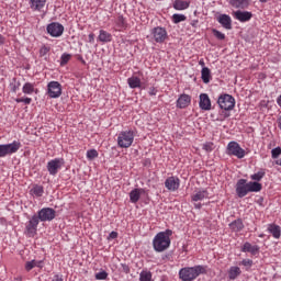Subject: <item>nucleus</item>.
<instances>
[{"instance_id":"obj_1","label":"nucleus","mask_w":281,"mask_h":281,"mask_svg":"<svg viewBox=\"0 0 281 281\" xmlns=\"http://www.w3.org/2000/svg\"><path fill=\"white\" fill-rule=\"evenodd\" d=\"M170 236H172V229L159 232L153 239L154 250L161 254L169 249L171 244Z\"/></svg>"},{"instance_id":"obj_2","label":"nucleus","mask_w":281,"mask_h":281,"mask_svg":"<svg viewBox=\"0 0 281 281\" xmlns=\"http://www.w3.org/2000/svg\"><path fill=\"white\" fill-rule=\"evenodd\" d=\"M207 273V268L205 266H193V267H184L179 270V278L182 281H194L199 278V276H203Z\"/></svg>"},{"instance_id":"obj_3","label":"nucleus","mask_w":281,"mask_h":281,"mask_svg":"<svg viewBox=\"0 0 281 281\" xmlns=\"http://www.w3.org/2000/svg\"><path fill=\"white\" fill-rule=\"evenodd\" d=\"M236 194L239 199H244L248 192H260L262 184L259 182H247L246 179H239L236 183Z\"/></svg>"},{"instance_id":"obj_4","label":"nucleus","mask_w":281,"mask_h":281,"mask_svg":"<svg viewBox=\"0 0 281 281\" xmlns=\"http://www.w3.org/2000/svg\"><path fill=\"white\" fill-rule=\"evenodd\" d=\"M135 142V133L131 130L119 133L117 146L119 148H131Z\"/></svg>"},{"instance_id":"obj_5","label":"nucleus","mask_w":281,"mask_h":281,"mask_svg":"<svg viewBox=\"0 0 281 281\" xmlns=\"http://www.w3.org/2000/svg\"><path fill=\"white\" fill-rule=\"evenodd\" d=\"M21 150V142L13 140L9 144H1L0 145V159H3V157H10L11 155H15V153H19Z\"/></svg>"},{"instance_id":"obj_6","label":"nucleus","mask_w":281,"mask_h":281,"mask_svg":"<svg viewBox=\"0 0 281 281\" xmlns=\"http://www.w3.org/2000/svg\"><path fill=\"white\" fill-rule=\"evenodd\" d=\"M217 104L223 111H234L236 99L232 94L223 93L218 97Z\"/></svg>"},{"instance_id":"obj_7","label":"nucleus","mask_w":281,"mask_h":281,"mask_svg":"<svg viewBox=\"0 0 281 281\" xmlns=\"http://www.w3.org/2000/svg\"><path fill=\"white\" fill-rule=\"evenodd\" d=\"M226 155H228L229 157H237V159H244L247 153L245 151V149H243V147H240V144L232 140L227 144Z\"/></svg>"},{"instance_id":"obj_8","label":"nucleus","mask_w":281,"mask_h":281,"mask_svg":"<svg viewBox=\"0 0 281 281\" xmlns=\"http://www.w3.org/2000/svg\"><path fill=\"white\" fill-rule=\"evenodd\" d=\"M150 37L155 43H165L168 38V31L165 27L156 26L150 31Z\"/></svg>"},{"instance_id":"obj_9","label":"nucleus","mask_w":281,"mask_h":281,"mask_svg":"<svg viewBox=\"0 0 281 281\" xmlns=\"http://www.w3.org/2000/svg\"><path fill=\"white\" fill-rule=\"evenodd\" d=\"M40 223H41V220H38V216L33 215L25 225L26 236H29L30 238H34L36 232H38Z\"/></svg>"},{"instance_id":"obj_10","label":"nucleus","mask_w":281,"mask_h":281,"mask_svg":"<svg viewBox=\"0 0 281 281\" xmlns=\"http://www.w3.org/2000/svg\"><path fill=\"white\" fill-rule=\"evenodd\" d=\"M46 93L52 99L60 98L63 95V86L58 81H49Z\"/></svg>"},{"instance_id":"obj_11","label":"nucleus","mask_w":281,"mask_h":281,"mask_svg":"<svg viewBox=\"0 0 281 281\" xmlns=\"http://www.w3.org/2000/svg\"><path fill=\"white\" fill-rule=\"evenodd\" d=\"M65 166V159L55 158L47 162V171L52 177H56L58 175V170Z\"/></svg>"},{"instance_id":"obj_12","label":"nucleus","mask_w":281,"mask_h":281,"mask_svg":"<svg viewBox=\"0 0 281 281\" xmlns=\"http://www.w3.org/2000/svg\"><path fill=\"white\" fill-rule=\"evenodd\" d=\"M37 218L38 221H41L42 223H46L47 221H54V218H56V210L52 209V207H44L41 209L37 212Z\"/></svg>"},{"instance_id":"obj_13","label":"nucleus","mask_w":281,"mask_h":281,"mask_svg":"<svg viewBox=\"0 0 281 281\" xmlns=\"http://www.w3.org/2000/svg\"><path fill=\"white\" fill-rule=\"evenodd\" d=\"M46 31L53 38H59V36H63V33L65 32V26L58 22H53L47 25Z\"/></svg>"},{"instance_id":"obj_14","label":"nucleus","mask_w":281,"mask_h":281,"mask_svg":"<svg viewBox=\"0 0 281 281\" xmlns=\"http://www.w3.org/2000/svg\"><path fill=\"white\" fill-rule=\"evenodd\" d=\"M181 186V180L177 177H169L165 181V188L170 192H177V189Z\"/></svg>"},{"instance_id":"obj_15","label":"nucleus","mask_w":281,"mask_h":281,"mask_svg":"<svg viewBox=\"0 0 281 281\" xmlns=\"http://www.w3.org/2000/svg\"><path fill=\"white\" fill-rule=\"evenodd\" d=\"M192 102V97H190L189 94H181L177 102H176V106L177 109H188V106H190Z\"/></svg>"},{"instance_id":"obj_16","label":"nucleus","mask_w":281,"mask_h":281,"mask_svg":"<svg viewBox=\"0 0 281 281\" xmlns=\"http://www.w3.org/2000/svg\"><path fill=\"white\" fill-rule=\"evenodd\" d=\"M199 106L202 111H211L212 110V101L210 100V95H207V93L200 94Z\"/></svg>"},{"instance_id":"obj_17","label":"nucleus","mask_w":281,"mask_h":281,"mask_svg":"<svg viewBox=\"0 0 281 281\" xmlns=\"http://www.w3.org/2000/svg\"><path fill=\"white\" fill-rule=\"evenodd\" d=\"M234 16L237 21H240V23H247V21H251V16H254V14L249 11H235L234 12Z\"/></svg>"},{"instance_id":"obj_18","label":"nucleus","mask_w":281,"mask_h":281,"mask_svg":"<svg viewBox=\"0 0 281 281\" xmlns=\"http://www.w3.org/2000/svg\"><path fill=\"white\" fill-rule=\"evenodd\" d=\"M241 251L244 254H251V256H258V254H260V246H251L249 241H246L241 247Z\"/></svg>"},{"instance_id":"obj_19","label":"nucleus","mask_w":281,"mask_h":281,"mask_svg":"<svg viewBox=\"0 0 281 281\" xmlns=\"http://www.w3.org/2000/svg\"><path fill=\"white\" fill-rule=\"evenodd\" d=\"M267 232H269V234H271V236L273 238H276L277 240H280L281 238V228L278 224H268L267 227Z\"/></svg>"},{"instance_id":"obj_20","label":"nucleus","mask_w":281,"mask_h":281,"mask_svg":"<svg viewBox=\"0 0 281 281\" xmlns=\"http://www.w3.org/2000/svg\"><path fill=\"white\" fill-rule=\"evenodd\" d=\"M204 199H210V193L207 190H199L193 195H191V200L194 203H198V201H204Z\"/></svg>"},{"instance_id":"obj_21","label":"nucleus","mask_w":281,"mask_h":281,"mask_svg":"<svg viewBox=\"0 0 281 281\" xmlns=\"http://www.w3.org/2000/svg\"><path fill=\"white\" fill-rule=\"evenodd\" d=\"M217 21L218 23L222 24V26L225 29V30H232V18L227 14H221L218 18H217Z\"/></svg>"},{"instance_id":"obj_22","label":"nucleus","mask_w":281,"mask_h":281,"mask_svg":"<svg viewBox=\"0 0 281 281\" xmlns=\"http://www.w3.org/2000/svg\"><path fill=\"white\" fill-rule=\"evenodd\" d=\"M228 227L232 232L238 233V232H243V229H245V224L243 223L241 218H237V220L233 221L228 225Z\"/></svg>"},{"instance_id":"obj_23","label":"nucleus","mask_w":281,"mask_h":281,"mask_svg":"<svg viewBox=\"0 0 281 281\" xmlns=\"http://www.w3.org/2000/svg\"><path fill=\"white\" fill-rule=\"evenodd\" d=\"M146 190L144 189H134L130 192V201L131 203H137L139 199H142V194H144Z\"/></svg>"},{"instance_id":"obj_24","label":"nucleus","mask_w":281,"mask_h":281,"mask_svg":"<svg viewBox=\"0 0 281 281\" xmlns=\"http://www.w3.org/2000/svg\"><path fill=\"white\" fill-rule=\"evenodd\" d=\"M98 41L100 43H111V41H113V35L104 30H100Z\"/></svg>"},{"instance_id":"obj_25","label":"nucleus","mask_w":281,"mask_h":281,"mask_svg":"<svg viewBox=\"0 0 281 281\" xmlns=\"http://www.w3.org/2000/svg\"><path fill=\"white\" fill-rule=\"evenodd\" d=\"M201 78L204 85H210V81L212 80V70L207 67H203L201 70Z\"/></svg>"},{"instance_id":"obj_26","label":"nucleus","mask_w":281,"mask_h":281,"mask_svg":"<svg viewBox=\"0 0 281 281\" xmlns=\"http://www.w3.org/2000/svg\"><path fill=\"white\" fill-rule=\"evenodd\" d=\"M30 194L37 198L43 196V194H45V189L41 184H34L33 188L30 190Z\"/></svg>"},{"instance_id":"obj_27","label":"nucleus","mask_w":281,"mask_h":281,"mask_svg":"<svg viewBox=\"0 0 281 281\" xmlns=\"http://www.w3.org/2000/svg\"><path fill=\"white\" fill-rule=\"evenodd\" d=\"M127 85L130 89H139V87H142V79L138 77H130L127 79Z\"/></svg>"},{"instance_id":"obj_28","label":"nucleus","mask_w":281,"mask_h":281,"mask_svg":"<svg viewBox=\"0 0 281 281\" xmlns=\"http://www.w3.org/2000/svg\"><path fill=\"white\" fill-rule=\"evenodd\" d=\"M240 273H243L240 268L233 266L228 270V278H229V280H236V278H238V276H240Z\"/></svg>"},{"instance_id":"obj_29","label":"nucleus","mask_w":281,"mask_h":281,"mask_svg":"<svg viewBox=\"0 0 281 281\" xmlns=\"http://www.w3.org/2000/svg\"><path fill=\"white\" fill-rule=\"evenodd\" d=\"M36 89L34 88V83L32 82H26L22 87V92L25 93V95H32Z\"/></svg>"},{"instance_id":"obj_30","label":"nucleus","mask_w":281,"mask_h":281,"mask_svg":"<svg viewBox=\"0 0 281 281\" xmlns=\"http://www.w3.org/2000/svg\"><path fill=\"white\" fill-rule=\"evenodd\" d=\"M266 175H267V171H265V169H261L257 173L251 175L250 179L256 183H258V181H262V179H265Z\"/></svg>"},{"instance_id":"obj_31","label":"nucleus","mask_w":281,"mask_h":281,"mask_svg":"<svg viewBox=\"0 0 281 281\" xmlns=\"http://www.w3.org/2000/svg\"><path fill=\"white\" fill-rule=\"evenodd\" d=\"M175 10H188L190 8V2L188 1H175L173 2Z\"/></svg>"},{"instance_id":"obj_32","label":"nucleus","mask_w":281,"mask_h":281,"mask_svg":"<svg viewBox=\"0 0 281 281\" xmlns=\"http://www.w3.org/2000/svg\"><path fill=\"white\" fill-rule=\"evenodd\" d=\"M30 8H32L34 11L41 12L43 8H45V1H31L30 2Z\"/></svg>"},{"instance_id":"obj_33","label":"nucleus","mask_w":281,"mask_h":281,"mask_svg":"<svg viewBox=\"0 0 281 281\" xmlns=\"http://www.w3.org/2000/svg\"><path fill=\"white\" fill-rule=\"evenodd\" d=\"M139 281H153V272L148 270L140 271Z\"/></svg>"},{"instance_id":"obj_34","label":"nucleus","mask_w":281,"mask_h":281,"mask_svg":"<svg viewBox=\"0 0 281 281\" xmlns=\"http://www.w3.org/2000/svg\"><path fill=\"white\" fill-rule=\"evenodd\" d=\"M115 24L120 30H126V19L123 15L116 18Z\"/></svg>"},{"instance_id":"obj_35","label":"nucleus","mask_w":281,"mask_h":281,"mask_svg":"<svg viewBox=\"0 0 281 281\" xmlns=\"http://www.w3.org/2000/svg\"><path fill=\"white\" fill-rule=\"evenodd\" d=\"M231 5L233 8H240L241 10H245V8H249L248 1H232Z\"/></svg>"},{"instance_id":"obj_36","label":"nucleus","mask_w":281,"mask_h":281,"mask_svg":"<svg viewBox=\"0 0 281 281\" xmlns=\"http://www.w3.org/2000/svg\"><path fill=\"white\" fill-rule=\"evenodd\" d=\"M21 88V81L16 80V78L12 79V82L10 83V90L12 93H16V91Z\"/></svg>"},{"instance_id":"obj_37","label":"nucleus","mask_w":281,"mask_h":281,"mask_svg":"<svg viewBox=\"0 0 281 281\" xmlns=\"http://www.w3.org/2000/svg\"><path fill=\"white\" fill-rule=\"evenodd\" d=\"M186 15H183V14H179V13H175L173 15H172V21H173V23H181V22H183V21H186Z\"/></svg>"},{"instance_id":"obj_38","label":"nucleus","mask_w":281,"mask_h":281,"mask_svg":"<svg viewBox=\"0 0 281 281\" xmlns=\"http://www.w3.org/2000/svg\"><path fill=\"white\" fill-rule=\"evenodd\" d=\"M213 36L217 38V41H225V33H222L221 31L213 29L212 30Z\"/></svg>"},{"instance_id":"obj_39","label":"nucleus","mask_w":281,"mask_h":281,"mask_svg":"<svg viewBox=\"0 0 281 281\" xmlns=\"http://www.w3.org/2000/svg\"><path fill=\"white\" fill-rule=\"evenodd\" d=\"M94 278H95V280H106V278H109V272L102 270V271H100V272H97V273L94 274Z\"/></svg>"},{"instance_id":"obj_40","label":"nucleus","mask_w":281,"mask_h":281,"mask_svg":"<svg viewBox=\"0 0 281 281\" xmlns=\"http://www.w3.org/2000/svg\"><path fill=\"white\" fill-rule=\"evenodd\" d=\"M50 49H52V48H50L49 46L43 45V46L40 48V57H41V58H45V56H47V54H49Z\"/></svg>"},{"instance_id":"obj_41","label":"nucleus","mask_w":281,"mask_h":281,"mask_svg":"<svg viewBox=\"0 0 281 281\" xmlns=\"http://www.w3.org/2000/svg\"><path fill=\"white\" fill-rule=\"evenodd\" d=\"M60 60H61L60 61L61 67H65V65H67L69 60H71V55L65 53L61 55Z\"/></svg>"},{"instance_id":"obj_42","label":"nucleus","mask_w":281,"mask_h":281,"mask_svg":"<svg viewBox=\"0 0 281 281\" xmlns=\"http://www.w3.org/2000/svg\"><path fill=\"white\" fill-rule=\"evenodd\" d=\"M97 157H98V150L90 149L87 151V159H89L90 161H93V159H95Z\"/></svg>"},{"instance_id":"obj_43","label":"nucleus","mask_w":281,"mask_h":281,"mask_svg":"<svg viewBox=\"0 0 281 281\" xmlns=\"http://www.w3.org/2000/svg\"><path fill=\"white\" fill-rule=\"evenodd\" d=\"M35 267H36V260L33 259L31 261L25 262L24 269L25 271H32V269H34Z\"/></svg>"},{"instance_id":"obj_44","label":"nucleus","mask_w":281,"mask_h":281,"mask_svg":"<svg viewBox=\"0 0 281 281\" xmlns=\"http://www.w3.org/2000/svg\"><path fill=\"white\" fill-rule=\"evenodd\" d=\"M281 155V147H276L271 150V157L272 159H278Z\"/></svg>"},{"instance_id":"obj_45","label":"nucleus","mask_w":281,"mask_h":281,"mask_svg":"<svg viewBox=\"0 0 281 281\" xmlns=\"http://www.w3.org/2000/svg\"><path fill=\"white\" fill-rule=\"evenodd\" d=\"M15 102L18 104H21V102H23L24 104H32V98H18L15 99Z\"/></svg>"},{"instance_id":"obj_46","label":"nucleus","mask_w":281,"mask_h":281,"mask_svg":"<svg viewBox=\"0 0 281 281\" xmlns=\"http://www.w3.org/2000/svg\"><path fill=\"white\" fill-rule=\"evenodd\" d=\"M203 150H205L206 153H212V150H214V143L212 142L205 143L203 145Z\"/></svg>"},{"instance_id":"obj_47","label":"nucleus","mask_w":281,"mask_h":281,"mask_svg":"<svg viewBox=\"0 0 281 281\" xmlns=\"http://www.w3.org/2000/svg\"><path fill=\"white\" fill-rule=\"evenodd\" d=\"M240 265H243V267H248V269H251V267H254V260L244 259L240 261Z\"/></svg>"},{"instance_id":"obj_48","label":"nucleus","mask_w":281,"mask_h":281,"mask_svg":"<svg viewBox=\"0 0 281 281\" xmlns=\"http://www.w3.org/2000/svg\"><path fill=\"white\" fill-rule=\"evenodd\" d=\"M109 238L112 239V240H115V238H117V232L112 231V232L109 234Z\"/></svg>"},{"instance_id":"obj_49","label":"nucleus","mask_w":281,"mask_h":281,"mask_svg":"<svg viewBox=\"0 0 281 281\" xmlns=\"http://www.w3.org/2000/svg\"><path fill=\"white\" fill-rule=\"evenodd\" d=\"M122 269H123L124 273H131V268L126 263L122 265Z\"/></svg>"},{"instance_id":"obj_50","label":"nucleus","mask_w":281,"mask_h":281,"mask_svg":"<svg viewBox=\"0 0 281 281\" xmlns=\"http://www.w3.org/2000/svg\"><path fill=\"white\" fill-rule=\"evenodd\" d=\"M88 38H89V43H94V41H95V34L90 33V34L88 35Z\"/></svg>"},{"instance_id":"obj_51","label":"nucleus","mask_w":281,"mask_h":281,"mask_svg":"<svg viewBox=\"0 0 281 281\" xmlns=\"http://www.w3.org/2000/svg\"><path fill=\"white\" fill-rule=\"evenodd\" d=\"M149 95H157V89L155 87L149 88Z\"/></svg>"},{"instance_id":"obj_52","label":"nucleus","mask_w":281,"mask_h":281,"mask_svg":"<svg viewBox=\"0 0 281 281\" xmlns=\"http://www.w3.org/2000/svg\"><path fill=\"white\" fill-rule=\"evenodd\" d=\"M35 267L43 269V260H35Z\"/></svg>"},{"instance_id":"obj_53","label":"nucleus","mask_w":281,"mask_h":281,"mask_svg":"<svg viewBox=\"0 0 281 281\" xmlns=\"http://www.w3.org/2000/svg\"><path fill=\"white\" fill-rule=\"evenodd\" d=\"M53 281H63V276H60V274H55V276L53 277Z\"/></svg>"},{"instance_id":"obj_54","label":"nucleus","mask_w":281,"mask_h":281,"mask_svg":"<svg viewBox=\"0 0 281 281\" xmlns=\"http://www.w3.org/2000/svg\"><path fill=\"white\" fill-rule=\"evenodd\" d=\"M192 27H196L199 25V20H193L191 22Z\"/></svg>"},{"instance_id":"obj_55","label":"nucleus","mask_w":281,"mask_h":281,"mask_svg":"<svg viewBox=\"0 0 281 281\" xmlns=\"http://www.w3.org/2000/svg\"><path fill=\"white\" fill-rule=\"evenodd\" d=\"M278 128L281 131V115L277 119Z\"/></svg>"},{"instance_id":"obj_56","label":"nucleus","mask_w":281,"mask_h":281,"mask_svg":"<svg viewBox=\"0 0 281 281\" xmlns=\"http://www.w3.org/2000/svg\"><path fill=\"white\" fill-rule=\"evenodd\" d=\"M194 207H195V210H201V207H203V204L195 202Z\"/></svg>"},{"instance_id":"obj_57","label":"nucleus","mask_w":281,"mask_h":281,"mask_svg":"<svg viewBox=\"0 0 281 281\" xmlns=\"http://www.w3.org/2000/svg\"><path fill=\"white\" fill-rule=\"evenodd\" d=\"M5 43V37L3 35H0V45H3Z\"/></svg>"},{"instance_id":"obj_58","label":"nucleus","mask_w":281,"mask_h":281,"mask_svg":"<svg viewBox=\"0 0 281 281\" xmlns=\"http://www.w3.org/2000/svg\"><path fill=\"white\" fill-rule=\"evenodd\" d=\"M199 65H200L201 67H205V61H204L203 59H200V60H199Z\"/></svg>"},{"instance_id":"obj_59","label":"nucleus","mask_w":281,"mask_h":281,"mask_svg":"<svg viewBox=\"0 0 281 281\" xmlns=\"http://www.w3.org/2000/svg\"><path fill=\"white\" fill-rule=\"evenodd\" d=\"M276 165H277V166H281V158L278 159V160H276Z\"/></svg>"},{"instance_id":"obj_60","label":"nucleus","mask_w":281,"mask_h":281,"mask_svg":"<svg viewBox=\"0 0 281 281\" xmlns=\"http://www.w3.org/2000/svg\"><path fill=\"white\" fill-rule=\"evenodd\" d=\"M224 117H229V113L226 112V113L224 114Z\"/></svg>"},{"instance_id":"obj_61","label":"nucleus","mask_w":281,"mask_h":281,"mask_svg":"<svg viewBox=\"0 0 281 281\" xmlns=\"http://www.w3.org/2000/svg\"><path fill=\"white\" fill-rule=\"evenodd\" d=\"M259 238H265V234H260V235H259Z\"/></svg>"},{"instance_id":"obj_62","label":"nucleus","mask_w":281,"mask_h":281,"mask_svg":"<svg viewBox=\"0 0 281 281\" xmlns=\"http://www.w3.org/2000/svg\"><path fill=\"white\" fill-rule=\"evenodd\" d=\"M30 1H43V0H30Z\"/></svg>"},{"instance_id":"obj_63","label":"nucleus","mask_w":281,"mask_h":281,"mask_svg":"<svg viewBox=\"0 0 281 281\" xmlns=\"http://www.w3.org/2000/svg\"><path fill=\"white\" fill-rule=\"evenodd\" d=\"M238 1H247V0H238Z\"/></svg>"},{"instance_id":"obj_64","label":"nucleus","mask_w":281,"mask_h":281,"mask_svg":"<svg viewBox=\"0 0 281 281\" xmlns=\"http://www.w3.org/2000/svg\"><path fill=\"white\" fill-rule=\"evenodd\" d=\"M19 281H22V279L20 278V279H18Z\"/></svg>"}]
</instances>
